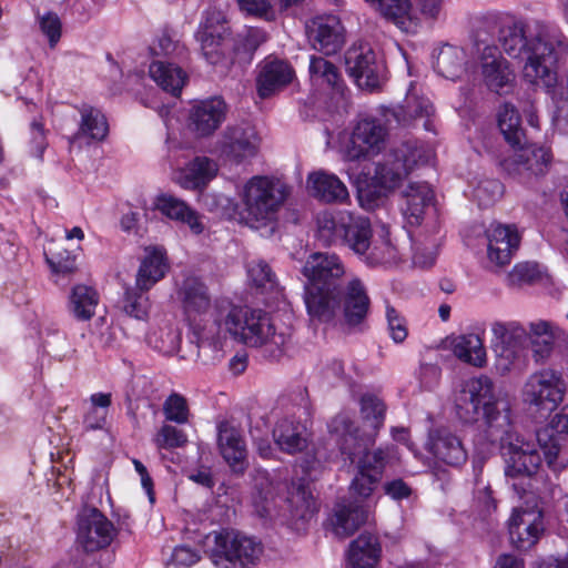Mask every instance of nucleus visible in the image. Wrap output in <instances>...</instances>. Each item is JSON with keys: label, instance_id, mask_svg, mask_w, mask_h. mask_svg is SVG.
Instances as JSON below:
<instances>
[{"label": "nucleus", "instance_id": "nucleus-36", "mask_svg": "<svg viewBox=\"0 0 568 568\" xmlns=\"http://www.w3.org/2000/svg\"><path fill=\"white\" fill-rule=\"evenodd\" d=\"M99 302L100 296L94 287L78 284L70 292L68 311L77 321L87 322L95 315Z\"/></svg>", "mask_w": 568, "mask_h": 568}, {"label": "nucleus", "instance_id": "nucleus-53", "mask_svg": "<svg viewBox=\"0 0 568 568\" xmlns=\"http://www.w3.org/2000/svg\"><path fill=\"white\" fill-rule=\"evenodd\" d=\"M45 258L51 270L57 274L68 275L77 270L75 257L65 250L50 251L45 253Z\"/></svg>", "mask_w": 568, "mask_h": 568}, {"label": "nucleus", "instance_id": "nucleus-54", "mask_svg": "<svg viewBox=\"0 0 568 568\" xmlns=\"http://www.w3.org/2000/svg\"><path fill=\"white\" fill-rule=\"evenodd\" d=\"M540 276L538 265L536 263L524 262L514 266L508 275L511 285L531 284Z\"/></svg>", "mask_w": 568, "mask_h": 568}, {"label": "nucleus", "instance_id": "nucleus-5", "mask_svg": "<svg viewBox=\"0 0 568 568\" xmlns=\"http://www.w3.org/2000/svg\"><path fill=\"white\" fill-rule=\"evenodd\" d=\"M222 339L230 334L250 347H263L270 359H280L290 341L288 328L278 329L271 315L263 310L232 306L222 324Z\"/></svg>", "mask_w": 568, "mask_h": 568}, {"label": "nucleus", "instance_id": "nucleus-61", "mask_svg": "<svg viewBox=\"0 0 568 568\" xmlns=\"http://www.w3.org/2000/svg\"><path fill=\"white\" fill-rule=\"evenodd\" d=\"M383 490L386 496L395 501L408 499L413 494L412 486L402 478L386 480L383 484Z\"/></svg>", "mask_w": 568, "mask_h": 568}, {"label": "nucleus", "instance_id": "nucleus-23", "mask_svg": "<svg viewBox=\"0 0 568 568\" xmlns=\"http://www.w3.org/2000/svg\"><path fill=\"white\" fill-rule=\"evenodd\" d=\"M217 448L232 473L243 475L248 467L247 449L242 432L229 422L217 425Z\"/></svg>", "mask_w": 568, "mask_h": 568}, {"label": "nucleus", "instance_id": "nucleus-15", "mask_svg": "<svg viewBox=\"0 0 568 568\" xmlns=\"http://www.w3.org/2000/svg\"><path fill=\"white\" fill-rule=\"evenodd\" d=\"M345 67L361 89L373 91L381 87L384 65L369 44L352 45L345 53Z\"/></svg>", "mask_w": 568, "mask_h": 568}, {"label": "nucleus", "instance_id": "nucleus-57", "mask_svg": "<svg viewBox=\"0 0 568 568\" xmlns=\"http://www.w3.org/2000/svg\"><path fill=\"white\" fill-rule=\"evenodd\" d=\"M503 184L497 180H487L478 184L475 190L479 205L487 206L495 202L503 194Z\"/></svg>", "mask_w": 568, "mask_h": 568}, {"label": "nucleus", "instance_id": "nucleus-1", "mask_svg": "<svg viewBox=\"0 0 568 568\" xmlns=\"http://www.w3.org/2000/svg\"><path fill=\"white\" fill-rule=\"evenodd\" d=\"M455 408L465 424L483 419L484 439L500 445L507 477H531L537 473L541 457L535 444L513 434L509 406L496 399L494 384L488 376L466 381L456 396Z\"/></svg>", "mask_w": 568, "mask_h": 568}, {"label": "nucleus", "instance_id": "nucleus-45", "mask_svg": "<svg viewBox=\"0 0 568 568\" xmlns=\"http://www.w3.org/2000/svg\"><path fill=\"white\" fill-rule=\"evenodd\" d=\"M361 415L365 423L377 435L385 422L386 405L382 398L372 393L363 394L359 399Z\"/></svg>", "mask_w": 568, "mask_h": 568}, {"label": "nucleus", "instance_id": "nucleus-56", "mask_svg": "<svg viewBox=\"0 0 568 568\" xmlns=\"http://www.w3.org/2000/svg\"><path fill=\"white\" fill-rule=\"evenodd\" d=\"M386 318L393 341L395 343L404 342L408 334L405 318L389 304L386 305Z\"/></svg>", "mask_w": 568, "mask_h": 568}, {"label": "nucleus", "instance_id": "nucleus-11", "mask_svg": "<svg viewBox=\"0 0 568 568\" xmlns=\"http://www.w3.org/2000/svg\"><path fill=\"white\" fill-rule=\"evenodd\" d=\"M565 382L555 369H541L529 376L525 383L523 397L525 403L538 412L554 410L564 398Z\"/></svg>", "mask_w": 568, "mask_h": 568}, {"label": "nucleus", "instance_id": "nucleus-30", "mask_svg": "<svg viewBox=\"0 0 568 568\" xmlns=\"http://www.w3.org/2000/svg\"><path fill=\"white\" fill-rule=\"evenodd\" d=\"M367 519V511L355 500L342 499L335 505L332 525L341 538L353 535Z\"/></svg>", "mask_w": 568, "mask_h": 568}, {"label": "nucleus", "instance_id": "nucleus-55", "mask_svg": "<svg viewBox=\"0 0 568 568\" xmlns=\"http://www.w3.org/2000/svg\"><path fill=\"white\" fill-rule=\"evenodd\" d=\"M39 27L41 32L48 38L49 45L54 48L61 38L62 24L60 18L54 12H47L39 17Z\"/></svg>", "mask_w": 568, "mask_h": 568}, {"label": "nucleus", "instance_id": "nucleus-9", "mask_svg": "<svg viewBox=\"0 0 568 568\" xmlns=\"http://www.w3.org/2000/svg\"><path fill=\"white\" fill-rule=\"evenodd\" d=\"M211 558L220 568H246L254 565L262 554V546L245 535L223 529L214 532Z\"/></svg>", "mask_w": 568, "mask_h": 568}, {"label": "nucleus", "instance_id": "nucleus-13", "mask_svg": "<svg viewBox=\"0 0 568 568\" xmlns=\"http://www.w3.org/2000/svg\"><path fill=\"white\" fill-rule=\"evenodd\" d=\"M493 349L497 356V367L509 371L523 355L529 343V335L517 322H495L491 325Z\"/></svg>", "mask_w": 568, "mask_h": 568}, {"label": "nucleus", "instance_id": "nucleus-40", "mask_svg": "<svg viewBox=\"0 0 568 568\" xmlns=\"http://www.w3.org/2000/svg\"><path fill=\"white\" fill-rule=\"evenodd\" d=\"M454 355L460 361L481 367L486 363V351L481 338L477 334H465L455 337L452 342Z\"/></svg>", "mask_w": 568, "mask_h": 568}, {"label": "nucleus", "instance_id": "nucleus-2", "mask_svg": "<svg viewBox=\"0 0 568 568\" xmlns=\"http://www.w3.org/2000/svg\"><path fill=\"white\" fill-rule=\"evenodd\" d=\"M302 273L308 281L304 301L313 320L329 323L339 316L347 327L362 328L369 312L371 298L357 277L343 285L346 268L337 254H311Z\"/></svg>", "mask_w": 568, "mask_h": 568}, {"label": "nucleus", "instance_id": "nucleus-47", "mask_svg": "<svg viewBox=\"0 0 568 568\" xmlns=\"http://www.w3.org/2000/svg\"><path fill=\"white\" fill-rule=\"evenodd\" d=\"M148 291L140 288L136 284L134 287H126L122 300V310L133 318L145 320L150 310Z\"/></svg>", "mask_w": 568, "mask_h": 568}, {"label": "nucleus", "instance_id": "nucleus-52", "mask_svg": "<svg viewBox=\"0 0 568 568\" xmlns=\"http://www.w3.org/2000/svg\"><path fill=\"white\" fill-rule=\"evenodd\" d=\"M186 442L183 430L166 424L160 428L154 438L156 447L164 449L182 447Z\"/></svg>", "mask_w": 568, "mask_h": 568}, {"label": "nucleus", "instance_id": "nucleus-3", "mask_svg": "<svg viewBox=\"0 0 568 568\" xmlns=\"http://www.w3.org/2000/svg\"><path fill=\"white\" fill-rule=\"evenodd\" d=\"M499 42L510 58L525 61L523 74L528 82L547 87L556 82L558 54L568 50L567 39L558 29L514 22L500 29Z\"/></svg>", "mask_w": 568, "mask_h": 568}, {"label": "nucleus", "instance_id": "nucleus-43", "mask_svg": "<svg viewBox=\"0 0 568 568\" xmlns=\"http://www.w3.org/2000/svg\"><path fill=\"white\" fill-rule=\"evenodd\" d=\"M465 61L462 48L444 44L436 55L435 70L446 79L456 80L464 70Z\"/></svg>", "mask_w": 568, "mask_h": 568}, {"label": "nucleus", "instance_id": "nucleus-20", "mask_svg": "<svg viewBox=\"0 0 568 568\" xmlns=\"http://www.w3.org/2000/svg\"><path fill=\"white\" fill-rule=\"evenodd\" d=\"M435 109L429 99L416 94H407L404 103L395 108H385L384 116L388 122H395L398 126H417L422 122L426 131H434L433 116Z\"/></svg>", "mask_w": 568, "mask_h": 568}, {"label": "nucleus", "instance_id": "nucleus-49", "mask_svg": "<svg viewBox=\"0 0 568 568\" xmlns=\"http://www.w3.org/2000/svg\"><path fill=\"white\" fill-rule=\"evenodd\" d=\"M247 275L252 284L263 291L272 290L276 277L271 266L264 261H253L247 266Z\"/></svg>", "mask_w": 568, "mask_h": 568}, {"label": "nucleus", "instance_id": "nucleus-58", "mask_svg": "<svg viewBox=\"0 0 568 568\" xmlns=\"http://www.w3.org/2000/svg\"><path fill=\"white\" fill-rule=\"evenodd\" d=\"M379 480L381 478L376 477V475H368V473L357 470L349 489L354 495L367 498L373 494Z\"/></svg>", "mask_w": 568, "mask_h": 568}, {"label": "nucleus", "instance_id": "nucleus-33", "mask_svg": "<svg viewBox=\"0 0 568 568\" xmlns=\"http://www.w3.org/2000/svg\"><path fill=\"white\" fill-rule=\"evenodd\" d=\"M146 254L142 260L136 274V285L142 290H150L155 283L162 280L168 270L169 263L165 252L159 247L145 250Z\"/></svg>", "mask_w": 568, "mask_h": 568}, {"label": "nucleus", "instance_id": "nucleus-4", "mask_svg": "<svg viewBox=\"0 0 568 568\" xmlns=\"http://www.w3.org/2000/svg\"><path fill=\"white\" fill-rule=\"evenodd\" d=\"M184 320L196 344L197 356L206 351L217 354L222 347V324L226 311L213 308L209 287L197 277H186L176 291Z\"/></svg>", "mask_w": 568, "mask_h": 568}, {"label": "nucleus", "instance_id": "nucleus-6", "mask_svg": "<svg viewBox=\"0 0 568 568\" xmlns=\"http://www.w3.org/2000/svg\"><path fill=\"white\" fill-rule=\"evenodd\" d=\"M317 239L325 245H344L354 254L371 248L373 229L368 217L349 211H324L317 215Z\"/></svg>", "mask_w": 568, "mask_h": 568}, {"label": "nucleus", "instance_id": "nucleus-48", "mask_svg": "<svg viewBox=\"0 0 568 568\" xmlns=\"http://www.w3.org/2000/svg\"><path fill=\"white\" fill-rule=\"evenodd\" d=\"M359 257L368 266L393 264L398 261L397 250L388 240L374 241L372 239L371 248L366 253L359 254Z\"/></svg>", "mask_w": 568, "mask_h": 568}, {"label": "nucleus", "instance_id": "nucleus-24", "mask_svg": "<svg viewBox=\"0 0 568 568\" xmlns=\"http://www.w3.org/2000/svg\"><path fill=\"white\" fill-rule=\"evenodd\" d=\"M487 257L496 267L508 265L520 244V236L513 225L491 224L486 231Z\"/></svg>", "mask_w": 568, "mask_h": 568}, {"label": "nucleus", "instance_id": "nucleus-28", "mask_svg": "<svg viewBox=\"0 0 568 568\" xmlns=\"http://www.w3.org/2000/svg\"><path fill=\"white\" fill-rule=\"evenodd\" d=\"M294 71L281 60H265L260 64L256 90L261 99H266L286 87L293 79Z\"/></svg>", "mask_w": 568, "mask_h": 568}, {"label": "nucleus", "instance_id": "nucleus-27", "mask_svg": "<svg viewBox=\"0 0 568 568\" xmlns=\"http://www.w3.org/2000/svg\"><path fill=\"white\" fill-rule=\"evenodd\" d=\"M154 207L169 220L186 225L193 234L199 235L204 231L200 214L183 200L172 194L162 193L158 195Z\"/></svg>", "mask_w": 568, "mask_h": 568}, {"label": "nucleus", "instance_id": "nucleus-26", "mask_svg": "<svg viewBox=\"0 0 568 568\" xmlns=\"http://www.w3.org/2000/svg\"><path fill=\"white\" fill-rule=\"evenodd\" d=\"M428 450L438 460L453 467L464 465L468 458L462 439L446 427H439L429 432Z\"/></svg>", "mask_w": 568, "mask_h": 568}, {"label": "nucleus", "instance_id": "nucleus-14", "mask_svg": "<svg viewBox=\"0 0 568 568\" xmlns=\"http://www.w3.org/2000/svg\"><path fill=\"white\" fill-rule=\"evenodd\" d=\"M77 541L85 552L108 547L116 530L113 524L97 508L85 507L78 514Z\"/></svg>", "mask_w": 568, "mask_h": 568}, {"label": "nucleus", "instance_id": "nucleus-64", "mask_svg": "<svg viewBox=\"0 0 568 568\" xmlns=\"http://www.w3.org/2000/svg\"><path fill=\"white\" fill-rule=\"evenodd\" d=\"M199 559V555L186 546H176L172 552V560L178 565L191 566Z\"/></svg>", "mask_w": 568, "mask_h": 568}, {"label": "nucleus", "instance_id": "nucleus-25", "mask_svg": "<svg viewBox=\"0 0 568 568\" xmlns=\"http://www.w3.org/2000/svg\"><path fill=\"white\" fill-rule=\"evenodd\" d=\"M478 51L480 52L481 77L487 88L499 93L503 89L510 87L515 75L507 60L501 57L499 49L489 44L480 48L478 44Z\"/></svg>", "mask_w": 568, "mask_h": 568}, {"label": "nucleus", "instance_id": "nucleus-17", "mask_svg": "<svg viewBox=\"0 0 568 568\" xmlns=\"http://www.w3.org/2000/svg\"><path fill=\"white\" fill-rule=\"evenodd\" d=\"M394 160L376 165L373 181L384 191L397 187L402 180L418 164L426 162L422 150L404 144L393 153Z\"/></svg>", "mask_w": 568, "mask_h": 568}, {"label": "nucleus", "instance_id": "nucleus-22", "mask_svg": "<svg viewBox=\"0 0 568 568\" xmlns=\"http://www.w3.org/2000/svg\"><path fill=\"white\" fill-rule=\"evenodd\" d=\"M226 113L227 104L221 97L197 101L189 112V129L197 136H209L224 122Z\"/></svg>", "mask_w": 568, "mask_h": 568}, {"label": "nucleus", "instance_id": "nucleus-63", "mask_svg": "<svg viewBox=\"0 0 568 568\" xmlns=\"http://www.w3.org/2000/svg\"><path fill=\"white\" fill-rule=\"evenodd\" d=\"M106 422V410L91 407L84 415L83 425L87 430L102 429Z\"/></svg>", "mask_w": 568, "mask_h": 568}, {"label": "nucleus", "instance_id": "nucleus-38", "mask_svg": "<svg viewBox=\"0 0 568 568\" xmlns=\"http://www.w3.org/2000/svg\"><path fill=\"white\" fill-rule=\"evenodd\" d=\"M149 73L159 87L174 97L181 93L186 80L185 72L170 62L154 61L149 68Z\"/></svg>", "mask_w": 568, "mask_h": 568}, {"label": "nucleus", "instance_id": "nucleus-10", "mask_svg": "<svg viewBox=\"0 0 568 568\" xmlns=\"http://www.w3.org/2000/svg\"><path fill=\"white\" fill-rule=\"evenodd\" d=\"M384 112L382 118L367 116L361 119L353 129L349 142L345 149V155L349 161L367 160L379 154L386 146L388 136Z\"/></svg>", "mask_w": 568, "mask_h": 568}, {"label": "nucleus", "instance_id": "nucleus-29", "mask_svg": "<svg viewBox=\"0 0 568 568\" xmlns=\"http://www.w3.org/2000/svg\"><path fill=\"white\" fill-rule=\"evenodd\" d=\"M537 439L549 463L560 455L568 439V406L554 415L549 425L537 434Z\"/></svg>", "mask_w": 568, "mask_h": 568}, {"label": "nucleus", "instance_id": "nucleus-8", "mask_svg": "<svg viewBox=\"0 0 568 568\" xmlns=\"http://www.w3.org/2000/svg\"><path fill=\"white\" fill-rule=\"evenodd\" d=\"M381 18L402 32L415 33L419 26L412 0H364ZM420 14L432 21L446 16L447 0H415Z\"/></svg>", "mask_w": 568, "mask_h": 568}, {"label": "nucleus", "instance_id": "nucleus-32", "mask_svg": "<svg viewBox=\"0 0 568 568\" xmlns=\"http://www.w3.org/2000/svg\"><path fill=\"white\" fill-rule=\"evenodd\" d=\"M382 554L378 538L369 532L361 534L348 548L349 568H375Z\"/></svg>", "mask_w": 568, "mask_h": 568}, {"label": "nucleus", "instance_id": "nucleus-50", "mask_svg": "<svg viewBox=\"0 0 568 568\" xmlns=\"http://www.w3.org/2000/svg\"><path fill=\"white\" fill-rule=\"evenodd\" d=\"M386 458L387 453L384 449L378 448L372 453H369L368 449L361 456H357L355 463H357V470L368 473V475H376V477L382 478V474L386 465Z\"/></svg>", "mask_w": 568, "mask_h": 568}, {"label": "nucleus", "instance_id": "nucleus-31", "mask_svg": "<svg viewBox=\"0 0 568 568\" xmlns=\"http://www.w3.org/2000/svg\"><path fill=\"white\" fill-rule=\"evenodd\" d=\"M308 187L314 197L326 203H343L349 194L346 185L335 175L324 171L311 173Z\"/></svg>", "mask_w": 568, "mask_h": 568}, {"label": "nucleus", "instance_id": "nucleus-35", "mask_svg": "<svg viewBox=\"0 0 568 568\" xmlns=\"http://www.w3.org/2000/svg\"><path fill=\"white\" fill-rule=\"evenodd\" d=\"M273 438L280 449L287 454H296L307 447L304 428L293 418L280 419L273 429Z\"/></svg>", "mask_w": 568, "mask_h": 568}, {"label": "nucleus", "instance_id": "nucleus-59", "mask_svg": "<svg viewBox=\"0 0 568 568\" xmlns=\"http://www.w3.org/2000/svg\"><path fill=\"white\" fill-rule=\"evenodd\" d=\"M30 151L36 158L41 160L43 156V152L48 146L42 118L32 120V122L30 123Z\"/></svg>", "mask_w": 568, "mask_h": 568}, {"label": "nucleus", "instance_id": "nucleus-19", "mask_svg": "<svg viewBox=\"0 0 568 568\" xmlns=\"http://www.w3.org/2000/svg\"><path fill=\"white\" fill-rule=\"evenodd\" d=\"M545 531L542 511L539 509H515L508 521L510 544L518 550L534 547Z\"/></svg>", "mask_w": 568, "mask_h": 568}, {"label": "nucleus", "instance_id": "nucleus-21", "mask_svg": "<svg viewBox=\"0 0 568 568\" xmlns=\"http://www.w3.org/2000/svg\"><path fill=\"white\" fill-rule=\"evenodd\" d=\"M306 32L312 47L326 54L337 53L345 43V30L337 16L314 17L306 23Z\"/></svg>", "mask_w": 568, "mask_h": 568}, {"label": "nucleus", "instance_id": "nucleus-12", "mask_svg": "<svg viewBox=\"0 0 568 568\" xmlns=\"http://www.w3.org/2000/svg\"><path fill=\"white\" fill-rule=\"evenodd\" d=\"M552 163V153L549 148L538 144H527L519 148L503 162L505 171L523 183H530L535 178L548 173Z\"/></svg>", "mask_w": 568, "mask_h": 568}, {"label": "nucleus", "instance_id": "nucleus-42", "mask_svg": "<svg viewBox=\"0 0 568 568\" xmlns=\"http://www.w3.org/2000/svg\"><path fill=\"white\" fill-rule=\"evenodd\" d=\"M216 164L205 156H197L183 170L181 185L185 189H199L212 180L216 173Z\"/></svg>", "mask_w": 568, "mask_h": 568}, {"label": "nucleus", "instance_id": "nucleus-7", "mask_svg": "<svg viewBox=\"0 0 568 568\" xmlns=\"http://www.w3.org/2000/svg\"><path fill=\"white\" fill-rule=\"evenodd\" d=\"M287 197L286 186L268 176H253L242 192L243 219L252 229L267 226L276 221L278 210Z\"/></svg>", "mask_w": 568, "mask_h": 568}, {"label": "nucleus", "instance_id": "nucleus-46", "mask_svg": "<svg viewBox=\"0 0 568 568\" xmlns=\"http://www.w3.org/2000/svg\"><path fill=\"white\" fill-rule=\"evenodd\" d=\"M310 75L313 81L326 84L332 89H341L342 79L338 69L331 61L322 57H311Z\"/></svg>", "mask_w": 568, "mask_h": 568}, {"label": "nucleus", "instance_id": "nucleus-16", "mask_svg": "<svg viewBox=\"0 0 568 568\" xmlns=\"http://www.w3.org/2000/svg\"><path fill=\"white\" fill-rule=\"evenodd\" d=\"M216 148L225 160L240 164L257 154L260 138L248 123L232 124L223 130Z\"/></svg>", "mask_w": 568, "mask_h": 568}, {"label": "nucleus", "instance_id": "nucleus-62", "mask_svg": "<svg viewBox=\"0 0 568 568\" xmlns=\"http://www.w3.org/2000/svg\"><path fill=\"white\" fill-rule=\"evenodd\" d=\"M532 356L536 363L546 361L554 348V335H544L542 338H529Z\"/></svg>", "mask_w": 568, "mask_h": 568}, {"label": "nucleus", "instance_id": "nucleus-39", "mask_svg": "<svg viewBox=\"0 0 568 568\" xmlns=\"http://www.w3.org/2000/svg\"><path fill=\"white\" fill-rule=\"evenodd\" d=\"M225 34L226 28L223 24L213 27L209 22L196 34L203 55L211 64L219 63L224 55Z\"/></svg>", "mask_w": 568, "mask_h": 568}, {"label": "nucleus", "instance_id": "nucleus-18", "mask_svg": "<svg viewBox=\"0 0 568 568\" xmlns=\"http://www.w3.org/2000/svg\"><path fill=\"white\" fill-rule=\"evenodd\" d=\"M329 433L335 437L341 454L352 464L375 444L376 434L361 430L346 415L335 416L329 425Z\"/></svg>", "mask_w": 568, "mask_h": 568}, {"label": "nucleus", "instance_id": "nucleus-37", "mask_svg": "<svg viewBox=\"0 0 568 568\" xmlns=\"http://www.w3.org/2000/svg\"><path fill=\"white\" fill-rule=\"evenodd\" d=\"M287 503L292 515L303 520L310 519L317 511L310 484L304 478L292 480L287 490Z\"/></svg>", "mask_w": 568, "mask_h": 568}, {"label": "nucleus", "instance_id": "nucleus-51", "mask_svg": "<svg viewBox=\"0 0 568 568\" xmlns=\"http://www.w3.org/2000/svg\"><path fill=\"white\" fill-rule=\"evenodd\" d=\"M163 414L166 420L176 424L187 423L190 410L186 399L178 393L170 394L163 403Z\"/></svg>", "mask_w": 568, "mask_h": 568}, {"label": "nucleus", "instance_id": "nucleus-41", "mask_svg": "<svg viewBox=\"0 0 568 568\" xmlns=\"http://www.w3.org/2000/svg\"><path fill=\"white\" fill-rule=\"evenodd\" d=\"M81 121L74 138L87 136L91 140L102 141L109 131L104 114L97 108L82 104L79 108Z\"/></svg>", "mask_w": 568, "mask_h": 568}, {"label": "nucleus", "instance_id": "nucleus-44", "mask_svg": "<svg viewBox=\"0 0 568 568\" xmlns=\"http://www.w3.org/2000/svg\"><path fill=\"white\" fill-rule=\"evenodd\" d=\"M498 128L505 140L513 146L519 145L525 138L518 111L511 103H504L497 115Z\"/></svg>", "mask_w": 568, "mask_h": 568}, {"label": "nucleus", "instance_id": "nucleus-60", "mask_svg": "<svg viewBox=\"0 0 568 568\" xmlns=\"http://www.w3.org/2000/svg\"><path fill=\"white\" fill-rule=\"evenodd\" d=\"M239 6L242 11L267 21L273 20L275 16L268 0H239Z\"/></svg>", "mask_w": 568, "mask_h": 568}, {"label": "nucleus", "instance_id": "nucleus-34", "mask_svg": "<svg viewBox=\"0 0 568 568\" xmlns=\"http://www.w3.org/2000/svg\"><path fill=\"white\" fill-rule=\"evenodd\" d=\"M405 204L402 207L404 215L410 224H419L425 207L428 206L434 197V193L426 182H412L403 191Z\"/></svg>", "mask_w": 568, "mask_h": 568}]
</instances>
